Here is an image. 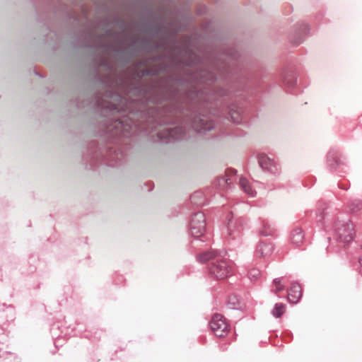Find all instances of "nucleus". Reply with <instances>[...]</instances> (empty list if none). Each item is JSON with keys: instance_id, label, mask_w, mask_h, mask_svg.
<instances>
[{"instance_id": "1", "label": "nucleus", "mask_w": 362, "mask_h": 362, "mask_svg": "<svg viewBox=\"0 0 362 362\" xmlns=\"http://www.w3.org/2000/svg\"><path fill=\"white\" fill-rule=\"evenodd\" d=\"M233 267L231 262L221 256L215 258L209 267L210 275L218 280L225 279L232 275Z\"/></svg>"}, {"instance_id": "2", "label": "nucleus", "mask_w": 362, "mask_h": 362, "mask_svg": "<svg viewBox=\"0 0 362 362\" xmlns=\"http://www.w3.org/2000/svg\"><path fill=\"white\" fill-rule=\"evenodd\" d=\"M206 223L205 215L202 212L193 214L189 221V230L194 237L199 238L206 231Z\"/></svg>"}, {"instance_id": "3", "label": "nucleus", "mask_w": 362, "mask_h": 362, "mask_svg": "<svg viewBox=\"0 0 362 362\" xmlns=\"http://www.w3.org/2000/svg\"><path fill=\"white\" fill-rule=\"evenodd\" d=\"M212 332L218 337H224L229 331V325L223 315L219 313L213 315L210 321Z\"/></svg>"}, {"instance_id": "4", "label": "nucleus", "mask_w": 362, "mask_h": 362, "mask_svg": "<svg viewBox=\"0 0 362 362\" xmlns=\"http://www.w3.org/2000/svg\"><path fill=\"white\" fill-rule=\"evenodd\" d=\"M338 233L341 241L349 243L353 240L355 232L352 223L349 222L346 225L338 228Z\"/></svg>"}, {"instance_id": "5", "label": "nucleus", "mask_w": 362, "mask_h": 362, "mask_svg": "<svg viewBox=\"0 0 362 362\" xmlns=\"http://www.w3.org/2000/svg\"><path fill=\"white\" fill-rule=\"evenodd\" d=\"M302 296L301 287L298 284H293L288 291L287 298L291 303H296Z\"/></svg>"}, {"instance_id": "6", "label": "nucleus", "mask_w": 362, "mask_h": 362, "mask_svg": "<svg viewBox=\"0 0 362 362\" xmlns=\"http://www.w3.org/2000/svg\"><path fill=\"white\" fill-rule=\"evenodd\" d=\"M193 127L197 131L211 130L214 128V122L205 119H196L193 122Z\"/></svg>"}, {"instance_id": "7", "label": "nucleus", "mask_w": 362, "mask_h": 362, "mask_svg": "<svg viewBox=\"0 0 362 362\" xmlns=\"http://www.w3.org/2000/svg\"><path fill=\"white\" fill-rule=\"evenodd\" d=\"M273 252V246L270 243H261L257 248V255L260 257L270 255Z\"/></svg>"}, {"instance_id": "8", "label": "nucleus", "mask_w": 362, "mask_h": 362, "mask_svg": "<svg viewBox=\"0 0 362 362\" xmlns=\"http://www.w3.org/2000/svg\"><path fill=\"white\" fill-rule=\"evenodd\" d=\"M304 239L303 233L301 228H296L293 230L291 235V243L296 245H300Z\"/></svg>"}, {"instance_id": "9", "label": "nucleus", "mask_w": 362, "mask_h": 362, "mask_svg": "<svg viewBox=\"0 0 362 362\" xmlns=\"http://www.w3.org/2000/svg\"><path fill=\"white\" fill-rule=\"evenodd\" d=\"M198 83H205L207 81H211L214 78V76L206 70H202L196 72L193 76Z\"/></svg>"}, {"instance_id": "10", "label": "nucleus", "mask_w": 362, "mask_h": 362, "mask_svg": "<svg viewBox=\"0 0 362 362\" xmlns=\"http://www.w3.org/2000/svg\"><path fill=\"white\" fill-rule=\"evenodd\" d=\"M220 256L219 255H217L216 253L213 251V250H209V251H205V252H201L199 253L198 255H197V259L198 260L202 262V263H204V262H206L208 261H211L213 262V260L216 258V257H219Z\"/></svg>"}, {"instance_id": "11", "label": "nucleus", "mask_w": 362, "mask_h": 362, "mask_svg": "<svg viewBox=\"0 0 362 362\" xmlns=\"http://www.w3.org/2000/svg\"><path fill=\"white\" fill-rule=\"evenodd\" d=\"M243 229V226L237 220H230L228 225L229 235H235V233L239 234Z\"/></svg>"}, {"instance_id": "12", "label": "nucleus", "mask_w": 362, "mask_h": 362, "mask_svg": "<svg viewBox=\"0 0 362 362\" xmlns=\"http://www.w3.org/2000/svg\"><path fill=\"white\" fill-rule=\"evenodd\" d=\"M259 163L260 166L265 170H272L274 167V161L265 155H261L259 157Z\"/></svg>"}, {"instance_id": "13", "label": "nucleus", "mask_w": 362, "mask_h": 362, "mask_svg": "<svg viewBox=\"0 0 362 362\" xmlns=\"http://www.w3.org/2000/svg\"><path fill=\"white\" fill-rule=\"evenodd\" d=\"M276 232L274 227L268 222L263 221L262 226L259 229L261 235L264 236L272 235Z\"/></svg>"}, {"instance_id": "14", "label": "nucleus", "mask_w": 362, "mask_h": 362, "mask_svg": "<svg viewBox=\"0 0 362 362\" xmlns=\"http://www.w3.org/2000/svg\"><path fill=\"white\" fill-rule=\"evenodd\" d=\"M273 291L275 293H278L279 292L284 291L285 288L284 282L283 278H276L274 279L272 283Z\"/></svg>"}, {"instance_id": "15", "label": "nucleus", "mask_w": 362, "mask_h": 362, "mask_svg": "<svg viewBox=\"0 0 362 362\" xmlns=\"http://www.w3.org/2000/svg\"><path fill=\"white\" fill-rule=\"evenodd\" d=\"M240 185L245 193H247L251 196H254V192L250 185L249 182L247 181V180H246L244 177H241L240 179Z\"/></svg>"}, {"instance_id": "16", "label": "nucleus", "mask_w": 362, "mask_h": 362, "mask_svg": "<svg viewBox=\"0 0 362 362\" xmlns=\"http://www.w3.org/2000/svg\"><path fill=\"white\" fill-rule=\"evenodd\" d=\"M286 311V305L283 303H276L272 310V315L276 317H280Z\"/></svg>"}, {"instance_id": "17", "label": "nucleus", "mask_w": 362, "mask_h": 362, "mask_svg": "<svg viewBox=\"0 0 362 362\" xmlns=\"http://www.w3.org/2000/svg\"><path fill=\"white\" fill-rule=\"evenodd\" d=\"M340 161L339 156L337 152H329L328 155V162L332 167H335Z\"/></svg>"}, {"instance_id": "18", "label": "nucleus", "mask_w": 362, "mask_h": 362, "mask_svg": "<svg viewBox=\"0 0 362 362\" xmlns=\"http://www.w3.org/2000/svg\"><path fill=\"white\" fill-rule=\"evenodd\" d=\"M261 276V272L257 268H251L248 272V277L251 281H257Z\"/></svg>"}, {"instance_id": "19", "label": "nucleus", "mask_w": 362, "mask_h": 362, "mask_svg": "<svg viewBox=\"0 0 362 362\" xmlns=\"http://www.w3.org/2000/svg\"><path fill=\"white\" fill-rule=\"evenodd\" d=\"M185 317L186 322H190V320H191V313H190V310H189V308H186L185 310Z\"/></svg>"}, {"instance_id": "20", "label": "nucleus", "mask_w": 362, "mask_h": 362, "mask_svg": "<svg viewBox=\"0 0 362 362\" xmlns=\"http://www.w3.org/2000/svg\"><path fill=\"white\" fill-rule=\"evenodd\" d=\"M182 74L185 71V69H184V64H185V50H184V42H185V37L184 36L182 35Z\"/></svg>"}, {"instance_id": "21", "label": "nucleus", "mask_w": 362, "mask_h": 362, "mask_svg": "<svg viewBox=\"0 0 362 362\" xmlns=\"http://www.w3.org/2000/svg\"><path fill=\"white\" fill-rule=\"evenodd\" d=\"M117 128L121 129L122 131H127L128 129L125 127V126L123 124L122 122H118V123L116 125Z\"/></svg>"}, {"instance_id": "22", "label": "nucleus", "mask_w": 362, "mask_h": 362, "mask_svg": "<svg viewBox=\"0 0 362 362\" xmlns=\"http://www.w3.org/2000/svg\"><path fill=\"white\" fill-rule=\"evenodd\" d=\"M230 300H232V302L229 301V303L233 305V306H235L238 302V298L235 297V296H233V297H230Z\"/></svg>"}, {"instance_id": "23", "label": "nucleus", "mask_w": 362, "mask_h": 362, "mask_svg": "<svg viewBox=\"0 0 362 362\" xmlns=\"http://www.w3.org/2000/svg\"><path fill=\"white\" fill-rule=\"evenodd\" d=\"M236 173V170H233V169H228L226 171V175H234Z\"/></svg>"}, {"instance_id": "24", "label": "nucleus", "mask_w": 362, "mask_h": 362, "mask_svg": "<svg viewBox=\"0 0 362 362\" xmlns=\"http://www.w3.org/2000/svg\"><path fill=\"white\" fill-rule=\"evenodd\" d=\"M197 97L199 99H201V95L203 94L204 93V90H197Z\"/></svg>"}, {"instance_id": "25", "label": "nucleus", "mask_w": 362, "mask_h": 362, "mask_svg": "<svg viewBox=\"0 0 362 362\" xmlns=\"http://www.w3.org/2000/svg\"><path fill=\"white\" fill-rule=\"evenodd\" d=\"M361 265L362 266V258L359 260Z\"/></svg>"}]
</instances>
